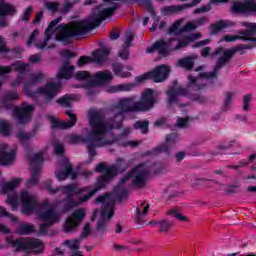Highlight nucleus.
Listing matches in <instances>:
<instances>
[{"instance_id": "obj_1", "label": "nucleus", "mask_w": 256, "mask_h": 256, "mask_svg": "<svg viewBox=\"0 0 256 256\" xmlns=\"http://www.w3.org/2000/svg\"><path fill=\"white\" fill-rule=\"evenodd\" d=\"M88 121L91 127L85 137L77 134H71L69 136L70 143L77 145V143H86L89 159L97 156V150L101 147H109L113 145L117 140L107 138V124H103V111L97 109L88 110Z\"/></svg>"}, {"instance_id": "obj_2", "label": "nucleus", "mask_w": 256, "mask_h": 256, "mask_svg": "<svg viewBox=\"0 0 256 256\" xmlns=\"http://www.w3.org/2000/svg\"><path fill=\"white\" fill-rule=\"evenodd\" d=\"M131 103H133L132 98H124L120 100L116 105V109L120 112L116 113L113 118H110L106 122L104 121L105 115L103 114L102 124L106 125L107 133L113 131V129H121V127H123L125 113L151 111V109L155 107V103H157V99H155V91L148 88L142 93L140 101L134 102L133 105Z\"/></svg>"}, {"instance_id": "obj_3", "label": "nucleus", "mask_w": 256, "mask_h": 256, "mask_svg": "<svg viewBox=\"0 0 256 256\" xmlns=\"http://www.w3.org/2000/svg\"><path fill=\"white\" fill-rule=\"evenodd\" d=\"M43 79H45V74L43 73L31 74L30 80L24 83V93L31 99H37V95H42L46 103H51L57 97L61 89V83L48 82L45 86L38 87L36 91L31 90V87L37 85V83H41Z\"/></svg>"}, {"instance_id": "obj_4", "label": "nucleus", "mask_w": 256, "mask_h": 256, "mask_svg": "<svg viewBox=\"0 0 256 256\" xmlns=\"http://www.w3.org/2000/svg\"><path fill=\"white\" fill-rule=\"evenodd\" d=\"M255 45L251 44H238L235 47L229 48L227 50L223 49V47H219L210 55L211 57H217V55H221L212 72H203L199 74L200 79H215L219 75V71L233 59L235 53L240 52V55H243L245 51L254 49Z\"/></svg>"}, {"instance_id": "obj_5", "label": "nucleus", "mask_w": 256, "mask_h": 256, "mask_svg": "<svg viewBox=\"0 0 256 256\" xmlns=\"http://www.w3.org/2000/svg\"><path fill=\"white\" fill-rule=\"evenodd\" d=\"M117 9H119V4L113 3L111 7L104 8L102 10H94L86 20L75 21L81 35H85V33H89V31H93V29L100 27L101 23H103L105 19L113 17V14Z\"/></svg>"}, {"instance_id": "obj_6", "label": "nucleus", "mask_w": 256, "mask_h": 256, "mask_svg": "<svg viewBox=\"0 0 256 256\" xmlns=\"http://www.w3.org/2000/svg\"><path fill=\"white\" fill-rule=\"evenodd\" d=\"M46 189L49 191L50 195H55L56 193H63L66 197L62 200V203H65L62 207L63 213H69L71 209H75L79 203L73 199V195H81L85 191H89V187L79 188L75 184H67L61 187L53 188L51 187V180L46 182Z\"/></svg>"}, {"instance_id": "obj_7", "label": "nucleus", "mask_w": 256, "mask_h": 256, "mask_svg": "<svg viewBox=\"0 0 256 256\" xmlns=\"http://www.w3.org/2000/svg\"><path fill=\"white\" fill-rule=\"evenodd\" d=\"M188 85L186 88H169L166 92L168 97L167 99V107H171L173 105H177L178 107H187V104H183L179 102V95H183V97H189L191 95V91H201V89H205V84H197V78L193 75L188 76Z\"/></svg>"}, {"instance_id": "obj_8", "label": "nucleus", "mask_w": 256, "mask_h": 256, "mask_svg": "<svg viewBox=\"0 0 256 256\" xmlns=\"http://www.w3.org/2000/svg\"><path fill=\"white\" fill-rule=\"evenodd\" d=\"M7 245L15 249L16 253L20 251H34V253H43V242L39 239L20 237L13 240V237L6 238Z\"/></svg>"}, {"instance_id": "obj_9", "label": "nucleus", "mask_w": 256, "mask_h": 256, "mask_svg": "<svg viewBox=\"0 0 256 256\" xmlns=\"http://www.w3.org/2000/svg\"><path fill=\"white\" fill-rule=\"evenodd\" d=\"M56 31H58V34L55 36V41L64 43V45H69L72 37H79L82 35L76 22H72L71 24H60L56 28Z\"/></svg>"}, {"instance_id": "obj_10", "label": "nucleus", "mask_w": 256, "mask_h": 256, "mask_svg": "<svg viewBox=\"0 0 256 256\" xmlns=\"http://www.w3.org/2000/svg\"><path fill=\"white\" fill-rule=\"evenodd\" d=\"M177 139H179V134L175 132L166 135L164 144L144 152L143 157H151L152 155H159V153H166V155H170L175 143H177Z\"/></svg>"}, {"instance_id": "obj_11", "label": "nucleus", "mask_w": 256, "mask_h": 256, "mask_svg": "<svg viewBox=\"0 0 256 256\" xmlns=\"http://www.w3.org/2000/svg\"><path fill=\"white\" fill-rule=\"evenodd\" d=\"M230 12L232 15H256V1L245 0V1H234L231 4Z\"/></svg>"}, {"instance_id": "obj_12", "label": "nucleus", "mask_w": 256, "mask_h": 256, "mask_svg": "<svg viewBox=\"0 0 256 256\" xmlns=\"http://www.w3.org/2000/svg\"><path fill=\"white\" fill-rule=\"evenodd\" d=\"M62 19L63 17L60 16L49 23L48 27L44 31V40L35 44V47H37V49L43 51L45 49H55V47H57L55 43L49 44V41H51L53 33H55V27H57V25L61 23Z\"/></svg>"}, {"instance_id": "obj_13", "label": "nucleus", "mask_w": 256, "mask_h": 256, "mask_svg": "<svg viewBox=\"0 0 256 256\" xmlns=\"http://www.w3.org/2000/svg\"><path fill=\"white\" fill-rule=\"evenodd\" d=\"M149 168L145 167V164H138L132 169V185L137 189H141L147 185V179H149Z\"/></svg>"}, {"instance_id": "obj_14", "label": "nucleus", "mask_w": 256, "mask_h": 256, "mask_svg": "<svg viewBox=\"0 0 256 256\" xmlns=\"http://www.w3.org/2000/svg\"><path fill=\"white\" fill-rule=\"evenodd\" d=\"M129 197V191L127 189L117 185L113 189V193H106L104 195L98 196L96 198V203H105V201H109V203H113V207H115V201H123V199H127Z\"/></svg>"}, {"instance_id": "obj_15", "label": "nucleus", "mask_w": 256, "mask_h": 256, "mask_svg": "<svg viewBox=\"0 0 256 256\" xmlns=\"http://www.w3.org/2000/svg\"><path fill=\"white\" fill-rule=\"evenodd\" d=\"M20 201L22 203V213L24 215H31L34 211H37L39 202L28 191L23 190L20 193Z\"/></svg>"}, {"instance_id": "obj_16", "label": "nucleus", "mask_w": 256, "mask_h": 256, "mask_svg": "<svg viewBox=\"0 0 256 256\" xmlns=\"http://www.w3.org/2000/svg\"><path fill=\"white\" fill-rule=\"evenodd\" d=\"M113 215H115L113 202H108L100 210V220L97 221L96 230L105 233L107 231V219H111Z\"/></svg>"}, {"instance_id": "obj_17", "label": "nucleus", "mask_w": 256, "mask_h": 256, "mask_svg": "<svg viewBox=\"0 0 256 256\" xmlns=\"http://www.w3.org/2000/svg\"><path fill=\"white\" fill-rule=\"evenodd\" d=\"M176 41L175 38H172L168 41L164 39L157 40L150 47L146 48V53H155L158 51L160 57H167L171 53V42Z\"/></svg>"}, {"instance_id": "obj_18", "label": "nucleus", "mask_w": 256, "mask_h": 256, "mask_svg": "<svg viewBox=\"0 0 256 256\" xmlns=\"http://www.w3.org/2000/svg\"><path fill=\"white\" fill-rule=\"evenodd\" d=\"M85 219V209L79 208L75 210L71 217L68 218L64 223V231L65 233H71L74 229H77L79 225H81V221Z\"/></svg>"}, {"instance_id": "obj_19", "label": "nucleus", "mask_w": 256, "mask_h": 256, "mask_svg": "<svg viewBox=\"0 0 256 256\" xmlns=\"http://www.w3.org/2000/svg\"><path fill=\"white\" fill-rule=\"evenodd\" d=\"M35 109L34 105H25L22 107H16L13 110V116L18 121L19 125H25L31 121V113Z\"/></svg>"}, {"instance_id": "obj_20", "label": "nucleus", "mask_w": 256, "mask_h": 256, "mask_svg": "<svg viewBox=\"0 0 256 256\" xmlns=\"http://www.w3.org/2000/svg\"><path fill=\"white\" fill-rule=\"evenodd\" d=\"M113 81V73L109 70L96 72L92 79L88 81V87H97V85H107Z\"/></svg>"}, {"instance_id": "obj_21", "label": "nucleus", "mask_w": 256, "mask_h": 256, "mask_svg": "<svg viewBox=\"0 0 256 256\" xmlns=\"http://www.w3.org/2000/svg\"><path fill=\"white\" fill-rule=\"evenodd\" d=\"M66 115L70 120L61 121L51 117L50 121L52 129H71V127H75V125H77V116L74 113L68 110L66 111Z\"/></svg>"}, {"instance_id": "obj_22", "label": "nucleus", "mask_w": 256, "mask_h": 256, "mask_svg": "<svg viewBox=\"0 0 256 256\" xmlns=\"http://www.w3.org/2000/svg\"><path fill=\"white\" fill-rule=\"evenodd\" d=\"M242 27H246V30L238 32L240 41H252V43H256V23L242 22Z\"/></svg>"}, {"instance_id": "obj_23", "label": "nucleus", "mask_w": 256, "mask_h": 256, "mask_svg": "<svg viewBox=\"0 0 256 256\" xmlns=\"http://www.w3.org/2000/svg\"><path fill=\"white\" fill-rule=\"evenodd\" d=\"M169 73H171V68L162 64L150 71V77L154 83H161V81H165L169 77Z\"/></svg>"}, {"instance_id": "obj_24", "label": "nucleus", "mask_w": 256, "mask_h": 256, "mask_svg": "<svg viewBox=\"0 0 256 256\" xmlns=\"http://www.w3.org/2000/svg\"><path fill=\"white\" fill-rule=\"evenodd\" d=\"M38 217L40 221H42L43 223H48L50 227H53V225H55V223L59 222V220L61 219L59 213H57L53 208L41 211L38 214Z\"/></svg>"}, {"instance_id": "obj_25", "label": "nucleus", "mask_w": 256, "mask_h": 256, "mask_svg": "<svg viewBox=\"0 0 256 256\" xmlns=\"http://www.w3.org/2000/svg\"><path fill=\"white\" fill-rule=\"evenodd\" d=\"M107 183H109V180L104 176H100L94 185V189L89 191L86 195L82 196L80 198V202L85 203L89 201V199H91V197H93V195H95L98 191H101V189H105Z\"/></svg>"}, {"instance_id": "obj_26", "label": "nucleus", "mask_w": 256, "mask_h": 256, "mask_svg": "<svg viewBox=\"0 0 256 256\" xmlns=\"http://www.w3.org/2000/svg\"><path fill=\"white\" fill-rule=\"evenodd\" d=\"M12 66L17 73H20L17 76V79L12 82V87H15L16 85H21V83L25 81V77L23 75H25V73L29 71V64H25L21 61H16L14 64H12Z\"/></svg>"}, {"instance_id": "obj_27", "label": "nucleus", "mask_w": 256, "mask_h": 256, "mask_svg": "<svg viewBox=\"0 0 256 256\" xmlns=\"http://www.w3.org/2000/svg\"><path fill=\"white\" fill-rule=\"evenodd\" d=\"M63 167V170L55 173L56 179H58V181H65L69 175H71L72 179L77 178V172L73 171V165H71L69 161H64Z\"/></svg>"}, {"instance_id": "obj_28", "label": "nucleus", "mask_w": 256, "mask_h": 256, "mask_svg": "<svg viewBox=\"0 0 256 256\" xmlns=\"http://www.w3.org/2000/svg\"><path fill=\"white\" fill-rule=\"evenodd\" d=\"M237 24L231 20H219L214 24H211L209 29L211 30V35H217L223 29H228V27H235Z\"/></svg>"}, {"instance_id": "obj_29", "label": "nucleus", "mask_w": 256, "mask_h": 256, "mask_svg": "<svg viewBox=\"0 0 256 256\" xmlns=\"http://www.w3.org/2000/svg\"><path fill=\"white\" fill-rule=\"evenodd\" d=\"M75 71V66L71 65L69 60H66L62 67L57 73L58 79H71L73 77V72Z\"/></svg>"}, {"instance_id": "obj_30", "label": "nucleus", "mask_w": 256, "mask_h": 256, "mask_svg": "<svg viewBox=\"0 0 256 256\" xmlns=\"http://www.w3.org/2000/svg\"><path fill=\"white\" fill-rule=\"evenodd\" d=\"M19 99V93L9 92L0 101V107L4 109H13V104L11 101H17Z\"/></svg>"}, {"instance_id": "obj_31", "label": "nucleus", "mask_w": 256, "mask_h": 256, "mask_svg": "<svg viewBox=\"0 0 256 256\" xmlns=\"http://www.w3.org/2000/svg\"><path fill=\"white\" fill-rule=\"evenodd\" d=\"M15 157H17V151L13 149L9 152L2 150L0 153V165H11L15 161Z\"/></svg>"}, {"instance_id": "obj_32", "label": "nucleus", "mask_w": 256, "mask_h": 256, "mask_svg": "<svg viewBox=\"0 0 256 256\" xmlns=\"http://www.w3.org/2000/svg\"><path fill=\"white\" fill-rule=\"evenodd\" d=\"M111 51L109 49H97L94 52H92L93 55V62L94 63H105L107 61V57H109Z\"/></svg>"}, {"instance_id": "obj_33", "label": "nucleus", "mask_w": 256, "mask_h": 256, "mask_svg": "<svg viewBox=\"0 0 256 256\" xmlns=\"http://www.w3.org/2000/svg\"><path fill=\"white\" fill-rule=\"evenodd\" d=\"M125 66L121 62H114L112 63V70L116 77H121V79H128V77L131 76V72L125 71L123 72V69Z\"/></svg>"}, {"instance_id": "obj_34", "label": "nucleus", "mask_w": 256, "mask_h": 256, "mask_svg": "<svg viewBox=\"0 0 256 256\" xmlns=\"http://www.w3.org/2000/svg\"><path fill=\"white\" fill-rule=\"evenodd\" d=\"M45 161V158L43 157L42 152H38L36 154H33L32 157L30 158V166L31 169H34L36 171L41 170V165Z\"/></svg>"}, {"instance_id": "obj_35", "label": "nucleus", "mask_w": 256, "mask_h": 256, "mask_svg": "<svg viewBox=\"0 0 256 256\" xmlns=\"http://www.w3.org/2000/svg\"><path fill=\"white\" fill-rule=\"evenodd\" d=\"M17 235H31L35 233V226L33 224L21 223L15 230Z\"/></svg>"}, {"instance_id": "obj_36", "label": "nucleus", "mask_w": 256, "mask_h": 256, "mask_svg": "<svg viewBox=\"0 0 256 256\" xmlns=\"http://www.w3.org/2000/svg\"><path fill=\"white\" fill-rule=\"evenodd\" d=\"M15 13H17L15 6L5 2H0V17H5L7 15L13 16Z\"/></svg>"}, {"instance_id": "obj_37", "label": "nucleus", "mask_w": 256, "mask_h": 256, "mask_svg": "<svg viewBox=\"0 0 256 256\" xmlns=\"http://www.w3.org/2000/svg\"><path fill=\"white\" fill-rule=\"evenodd\" d=\"M178 67H182L183 69H187V71H191L193 67H195V58L193 56H186L177 62Z\"/></svg>"}, {"instance_id": "obj_38", "label": "nucleus", "mask_w": 256, "mask_h": 256, "mask_svg": "<svg viewBox=\"0 0 256 256\" xmlns=\"http://www.w3.org/2000/svg\"><path fill=\"white\" fill-rule=\"evenodd\" d=\"M21 184V178H14L9 182H6L2 186L3 193H9V191H15Z\"/></svg>"}, {"instance_id": "obj_39", "label": "nucleus", "mask_w": 256, "mask_h": 256, "mask_svg": "<svg viewBox=\"0 0 256 256\" xmlns=\"http://www.w3.org/2000/svg\"><path fill=\"white\" fill-rule=\"evenodd\" d=\"M229 0H210V2L206 6H201L200 8H196L194 10V15H200L201 13H209L211 10V5L217 3H228Z\"/></svg>"}, {"instance_id": "obj_40", "label": "nucleus", "mask_w": 256, "mask_h": 256, "mask_svg": "<svg viewBox=\"0 0 256 256\" xmlns=\"http://www.w3.org/2000/svg\"><path fill=\"white\" fill-rule=\"evenodd\" d=\"M132 3H138V5H145L151 17L157 19V13L155 12V8H153V3L151 2V0H132Z\"/></svg>"}, {"instance_id": "obj_41", "label": "nucleus", "mask_w": 256, "mask_h": 256, "mask_svg": "<svg viewBox=\"0 0 256 256\" xmlns=\"http://www.w3.org/2000/svg\"><path fill=\"white\" fill-rule=\"evenodd\" d=\"M159 233H169L173 229V221L171 220H160L158 221Z\"/></svg>"}, {"instance_id": "obj_42", "label": "nucleus", "mask_w": 256, "mask_h": 256, "mask_svg": "<svg viewBox=\"0 0 256 256\" xmlns=\"http://www.w3.org/2000/svg\"><path fill=\"white\" fill-rule=\"evenodd\" d=\"M75 101V95L74 94H66L59 99L56 100V103L61 105L62 107H71V103Z\"/></svg>"}, {"instance_id": "obj_43", "label": "nucleus", "mask_w": 256, "mask_h": 256, "mask_svg": "<svg viewBox=\"0 0 256 256\" xmlns=\"http://www.w3.org/2000/svg\"><path fill=\"white\" fill-rule=\"evenodd\" d=\"M183 24V19L176 20L168 29L169 35H182L183 28L179 29Z\"/></svg>"}, {"instance_id": "obj_44", "label": "nucleus", "mask_w": 256, "mask_h": 256, "mask_svg": "<svg viewBox=\"0 0 256 256\" xmlns=\"http://www.w3.org/2000/svg\"><path fill=\"white\" fill-rule=\"evenodd\" d=\"M147 213H149V204H146L143 209H142V213H141V208H136V212H135V219H136V224L137 225H141V223H143V217H145V215H147Z\"/></svg>"}, {"instance_id": "obj_45", "label": "nucleus", "mask_w": 256, "mask_h": 256, "mask_svg": "<svg viewBox=\"0 0 256 256\" xmlns=\"http://www.w3.org/2000/svg\"><path fill=\"white\" fill-rule=\"evenodd\" d=\"M133 87H135L134 84H119V85L111 86L109 88V92L120 93L121 91H131Z\"/></svg>"}, {"instance_id": "obj_46", "label": "nucleus", "mask_w": 256, "mask_h": 256, "mask_svg": "<svg viewBox=\"0 0 256 256\" xmlns=\"http://www.w3.org/2000/svg\"><path fill=\"white\" fill-rule=\"evenodd\" d=\"M35 135H37V127H34L29 133L20 131L17 133L16 137L20 139V141H29V139H33Z\"/></svg>"}, {"instance_id": "obj_47", "label": "nucleus", "mask_w": 256, "mask_h": 256, "mask_svg": "<svg viewBox=\"0 0 256 256\" xmlns=\"http://www.w3.org/2000/svg\"><path fill=\"white\" fill-rule=\"evenodd\" d=\"M117 173H119V168L117 167V165L113 164L112 166H108L106 168L103 176L108 179V181H111V179L117 176Z\"/></svg>"}, {"instance_id": "obj_48", "label": "nucleus", "mask_w": 256, "mask_h": 256, "mask_svg": "<svg viewBox=\"0 0 256 256\" xmlns=\"http://www.w3.org/2000/svg\"><path fill=\"white\" fill-rule=\"evenodd\" d=\"M134 129H139L143 135H146V133H149V121H137L134 123Z\"/></svg>"}, {"instance_id": "obj_49", "label": "nucleus", "mask_w": 256, "mask_h": 256, "mask_svg": "<svg viewBox=\"0 0 256 256\" xmlns=\"http://www.w3.org/2000/svg\"><path fill=\"white\" fill-rule=\"evenodd\" d=\"M168 215H173L175 219H178V221H182L183 223H187L189 221V217L179 213V210L177 208H172L168 211Z\"/></svg>"}, {"instance_id": "obj_50", "label": "nucleus", "mask_w": 256, "mask_h": 256, "mask_svg": "<svg viewBox=\"0 0 256 256\" xmlns=\"http://www.w3.org/2000/svg\"><path fill=\"white\" fill-rule=\"evenodd\" d=\"M177 11H183V9H181V5H179V6H165L161 9V14L164 15V16L173 15V13H177Z\"/></svg>"}, {"instance_id": "obj_51", "label": "nucleus", "mask_w": 256, "mask_h": 256, "mask_svg": "<svg viewBox=\"0 0 256 256\" xmlns=\"http://www.w3.org/2000/svg\"><path fill=\"white\" fill-rule=\"evenodd\" d=\"M0 133H2V135H5V137H9V135H11V124L5 120H1Z\"/></svg>"}, {"instance_id": "obj_52", "label": "nucleus", "mask_w": 256, "mask_h": 256, "mask_svg": "<svg viewBox=\"0 0 256 256\" xmlns=\"http://www.w3.org/2000/svg\"><path fill=\"white\" fill-rule=\"evenodd\" d=\"M75 77L78 81H91L93 79V76L89 74V71L85 70L76 72Z\"/></svg>"}, {"instance_id": "obj_53", "label": "nucleus", "mask_w": 256, "mask_h": 256, "mask_svg": "<svg viewBox=\"0 0 256 256\" xmlns=\"http://www.w3.org/2000/svg\"><path fill=\"white\" fill-rule=\"evenodd\" d=\"M231 101H233V93L227 92L224 99V104L222 106V111H224L225 113L226 111H229V107H231Z\"/></svg>"}, {"instance_id": "obj_54", "label": "nucleus", "mask_w": 256, "mask_h": 256, "mask_svg": "<svg viewBox=\"0 0 256 256\" xmlns=\"http://www.w3.org/2000/svg\"><path fill=\"white\" fill-rule=\"evenodd\" d=\"M39 183V170L32 169L31 178L27 180V185H37Z\"/></svg>"}, {"instance_id": "obj_55", "label": "nucleus", "mask_w": 256, "mask_h": 256, "mask_svg": "<svg viewBox=\"0 0 256 256\" xmlns=\"http://www.w3.org/2000/svg\"><path fill=\"white\" fill-rule=\"evenodd\" d=\"M31 13H33V6H28L20 16L21 21L29 23V19H31Z\"/></svg>"}, {"instance_id": "obj_56", "label": "nucleus", "mask_w": 256, "mask_h": 256, "mask_svg": "<svg viewBox=\"0 0 256 256\" xmlns=\"http://www.w3.org/2000/svg\"><path fill=\"white\" fill-rule=\"evenodd\" d=\"M8 203H10L12 209L19 207V201L16 193L8 194Z\"/></svg>"}, {"instance_id": "obj_57", "label": "nucleus", "mask_w": 256, "mask_h": 256, "mask_svg": "<svg viewBox=\"0 0 256 256\" xmlns=\"http://www.w3.org/2000/svg\"><path fill=\"white\" fill-rule=\"evenodd\" d=\"M59 2H45V8L51 13H57L59 11Z\"/></svg>"}, {"instance_id": "obj_58", "label": "nucleus", "mask_w": 256, "mask_h": 256, "mask_svg": "<svg viewBox=\"0 0 256 256\" xmlns=\"http://www.w3.org/2000/svg\"><path fill=\"white\" fill-rule=\"evenodd\" d=\"M93 61V58L90 56H80L77 61V67H85V65H89Z\"/></svg>"}, {"instance_id": "obj_59", "label": "nucleus", "mask_w": 256, "mask_h": 256, "mask_svg": "<svg viewBox=\"0 0 256 256\" xmlns=\"http://www.w3.org/2000/svg\"><path fill=\"white\" fill-rule=\"evenodd\" d=\"M118 55H119L120 59H123L124 61H127V59H129V47L123 46L119 50Z\"/></svg>"}, {"instance_id": "obj_60", "label": "nucleus", "mask_w": 256, "mask_h": 256, "mask_svg": "<svg viewBox=\"0 0 256 256\" xmlns=\"http://www.w3.org/2000/svg\"><path fill=\"white\" fill-rule=\"evenodd\" d=\"M53 146H54V152L56 155L61 156L65 153V146L63 144L59 142H55Z\"/></svg>"}, {"instance_id": "obj_61", "label": "nucleus", "mask_w": 256, "mask_h": 256, "mask_svg": "<svg viewBox=\"0 0 256 256\" xmlns=\"http://www.w3.org/2000/svg\"><path fill=\"white\" fill-rule=\"evenodd\" d=\"M201 3V0H192L190 3L180 5V9L185 11V9H191V7H197Z\"/></svg>"}, {"instance_id": "obj_62", "label": "nucleus", "mask_w": 256, "mask_h": 256, "mask_svg": "<svg viewBox=\"0 0 256 256\" xmlns=\"http://www.w3.org/2000/svg\"><path fill=\"white\" fill-rule=\"evenodd\" d=\"M40 230H39V235L41 237L47 235L48 231H49V227H51V225H49L47 222L40 224Z\"/></svg>"}, {"instance_id": "obj_63", "label": "nucleus", "mask_w": 256, "mask_h": 256, "mask_svg": "<svg viewBox=\"0 0 256 256\" xmlns=\"http://www.w3.org/2000/svg\"><path fill=\"white\" fill-rule=\"evenodd\" d=\"M147 79H151V72H147L144 75L137 76L135 78L136 83H143L144 81H147Z\"/></svg>"}, {"instance_id": "obj_64", "label": "nucleus", "mask_w": 256, "mask_h": 256, "mask_svg": "<svg viewBox=\"0 0 256 256\" xmlns=\"http://www.w3.org/2000/svg\"><path fill=\"white\" fill-rule=\"evenodd\" d=\"M251 103V94H247L244 96V99H243V109L244 111H249V107H250V104Z\"/></svg>"}]
</instances>
